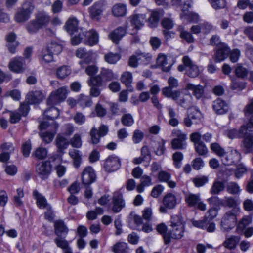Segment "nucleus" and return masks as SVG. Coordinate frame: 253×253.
<instances>
[{
  "instance_id": "nucleus-1",
  "label": "nucleus",
  "mask_w": 253,
  "mask_h": 253,
  "mask_svg": "<svg viewBox=\"0 0 253 253\" xmlns=\"http://www.w3.org/2000/svg\"><path fill=\"white\" fill-rule=\"evenodd\" d=\"M157 231L162 235L165 244H169L171 239H180L184 232V225L180 216L175 215L171 217L170 224L167 227L164 223L157 226Z\"/></svg>"
},
{
  "instance_id": "nucleus-2",
  "label": "nucleus",
  "mask_w": 253,
  "mask_h": 253,
  "mask_svg": "<svg viewBox=\"0 0 253 253\" xmlns=\"http://www.w3.org/2000/svg\"><path fill=\"white\" fill-rule=\"evenodd\" d=\"M47 24V15L45 12H39L35 15V18L27 23L26 28L30 34L37 33Z\"/></svg>"
},
{
  "instance_id": "nucleus-3",
  "label": "nucleus",
  "mask_w": 253,
  "mask_h": 253,
  "mask_svg": "<svg viewBox=\"0 0 253 253\" xmlns=\"http://www.w3.org/2000/svg\"><path fill=\"white\" fill-rule=\"evenodd\" d=\"M238 213L235 209H231L225 213L220 222L222 231L228 232L235 227L237 223Z\"/></svg>"
},
{
  "instance_id": "nucleus-4",
  "label": "nucleus",
  "mask_w": 253,
  "mask_h": 253,
  "mask_svg": "<svg viewBox=\"0 0 253 253\" xmlns=\"http://www.w3.org/2000/svg\"><path fill=\"white\" fill-rule=\"evenodd\" d=\"M35 9V6L31 2L24 3L21 8L18 9L15 15V19L17 22H24L29 19Z\"/></svg>"
},
{
  "instance_id": "nucleus-5",
  "label": "nucleus",
  "mask_w": 253,
  "mask_h": 253,
  "mask_svg": "<svg viewBox=\"0 0 253 253\" xmlns=\"http://www.w3.org/2000/svg\"><path fill=\"white\" fill-rule=\"evenodd\" d=\"M68 90L67 86H62L52 91L48 97V106L57 105L64 101L67 97Z\"/></svg>"
},
{
  "instance_id": "nucleus-6",
  "label": "nucleus",
  "mask_w": 253,
  "mask_h": 253,
  "mask_svg": "<svg viewBox=\"0 0 253 253\" xmlns=\"http://www.w3.org/2000/svg\"><path fill=\"white\" fill-rule=\"evenodd\" d=\"M190 140L194 143L195 151L200 156H205L208 150L205 143L201 141V135L199 132H195L190 134Z\"/></svg>"
},
{
  "instance_id": "nucleus-7",
  "label": "nucleus",
  "mask_w": 253,
  "mask_h": 253,
  "mask_svg": "<svg viewBox=\"0 0 253 253\" xmlns=\"http://www.w3.org/2000/svg\"><path fill=\"white\" fill-rule=\"evenodd\" d=\"M127 21L133 27V32L131 33V34L133 35L144 26L145 22L147 21V18L145 14H137L130 16Z\"/></svg>"
},
{
  "instance_id": "nucleus-8",
  "label": "nucleus",
  "mask_w": 253,
  "mask_h": 253,
  "mask_svg": "<svg viewBox=\"0 0 253 253\" xmlns=\"http://www.w3.org/2000/svg\"><path fill=\"white\" fill-rule=\"evenodd\" d=\"M162 202L163 206H161L159 211L161 213H166L168 212V209H174L177 205V198L175 195L172 193H167L163 197Z\"/></svg>"
},
{
  "instance_id": "nucleus-9",
  "label": "nucleus",
  "mask_w": 253,
  "mask_h": 253,
  "mask_svg": "<svg viewBox=\"0 0 253 253\" xmlns=\"http://www.w3.org/2000/svg\"><path fill=\"white\" fill-rule=\"evenodd\" d=\"M230 51V48L227 44H221L214 49L212 58L216 63L221 62L229 56Z\"/></svg>"
},
{
  "instance_id": "nucleus-10",
  "label": "nucleus",
  "mask_w": 253,
  "mask_h": 253,
  "mask_svg": "<svg viewBox=\"0 0 253 253\" xmlns=\"http://www.w3.org/2000/svg\"><path fill=\"white\" fill-rule=\"evenodd\" d=\"M53 112L54 115L52 116V114L51 115H48V120H52L53 121L50 124H48V127L50 128V131H48V143L53 140L55 134L57 132L59 125L56 122H54L53 120L58 117L59 115V110L53 106L48 108V112Z\"/></svg>"
},
{
  "instance_id": "nucleus-11",
  "label": "nucleus",
  "mask_w": 253,
  "mask_h": 253,
  "mask_svg": "<svg viewBox=\"0 0 253 253\" xmlns=\"http://www.w3.org/2000/svg\"><path fill=\"white\" fill-rule=\"evenodd\" d=\"M8 67L9 70L15 73H23L26 68L25 61L22 57H16L11 59Z\"/></svg>"
},
{
  "instance_id": "nucleus-12",
  "label": "nucleus",
  "mask_w": 253,
  "mask_h": 253,
  "mask_svg": "<svg viewBox=\"0 0 253 253\" xmlns=\"http://www.w3.org/2000/svg\"><path fill=\"white\" fill-rule=\"evenodd\" d=\"M106 2L104 0L95 2L89 8L90 17L95 20L99 21L101 19L102 12L105 10Z\"/></svg>"
},
{
  "instance_id": "nucleus-13",
  "label": "nucleus",
  "mask_w": 253,
  "mask_h": 253,
  "mask_svg": "<svg viewBox=\"0 0 253 253\" xmlns=\"http://www.w3.org/2000/svg\"><path fill=\"white\" fill-rule=\"evenodd\" d=\"M241 159V154L234 150L226 152V154L221 157V160L224 165L230 166L238 163Z\"/></svg>"
},
{
  "instance_id": "nucleus-14",
  "label": "nucleus",
  "mask_w": 253,
  "mask_h": 253,
  "mask_svg": "<svg viewBox=\"0 0 253 253\" xmlns=\"http://www.w3.org/2000/svg\"><path fill=\"white\" fill-rule=\"evenodd\" d=\"M127 28L128 23L126 22L125 27L119 26L112 31L108 35L109 39L114 44H118L120 41L126 35Z\"/></svg>"
},
{
  "instance_id": "nucleus-15",
  "label": "nucleus",
  "mask_w": 253,
  "mask_h": 253,
  "mask_svg": "<svg viewBox=\"0 0 253 253\" xmlns=\"http://www.w3.org/2000/svg\"><path fill=\"white\" fill-rule=\"evenodd\" d=\"M121 166L120 159L116 156H110L105 161L104 168L108 172L117 170Z\"/></svg>"
},
{
  "instance_id": "nucleus-16",
  "label": "nucleus",
  "mask_w": 253,
  "mask_h": 253,
  "mask_svg": "<svg viewBox=\"0 0 253 253\" xmlns=\"http://www.w3.org/2000/svg\"><path fill=\"white\" fill-rule=\"evenodd\" d=\"M182 62L187 68L186 69V74L189 77L195 78L199 75V70L198 66L193 63L188 56H184L182 58Z\"/></svg>"
},
{
  "instance_id": "nucleus-17",
  "label": "nucleus",
  "mask_w": 253,
  "mask_h": 253,
  "mask_svg": "<svg viewBox=\"0 0 253 253\" xmlns=\"http://www.w3.org/2000/svg\"><path fill=\"white\" fill-rule=\"evenodd\" d=\"M174 98V101L176 104L182 107H189L192 104V96L189 94L182 93L179 91L178 93H175Z\"/></svg>"
},
{
  "instance_id": "nucleus-18",
  "label": "nucleus",
  "mask_w": 253,
  "mask_h": 253,
  "mask_svg": "<svg viewBox=\"0 0 253 253\" xmlns=\"http://www.w3.org/2000/svg\"><path fill=\"white\" fill-rule=\"evenodd\" d=\"M82 183L89 185L96 180V175L93 169L88 167L85 168L82 174Z\"/></svg>"
},
{
  "instance_id": "nucleus-19",
  "label": "nucleus",
  "mask_w": 253,
  "mask_h": 253,
  "mask_svg": "<svg viewBox=\"0 0 253 253\" xmlns=\"http://www.w3.org/2000/svg\"><path fill=\"white\" fill-rule=\"evenodd\" d=\"M54 233L57 237L66 238L69 229L63 220L58 219L54 221Z\"/></svg>"
},
{
  "instance_id": "nucleus-20",
  "label": "nucleus",
  "mask_w": 253,
  "mask_h": 253,
  "mask_svg": "<svg viewBox=\"0 0 253 253\" xmlns=\"http://www.w3.org/2000/svg\"><path fill=\"white\" fill-rule=\"evenodd\" d=\"M212 108L216 114L222 115L228 111L229 107L224 100L218 98L213 102Z\"/></svg>"
},
{
  "instance_id": "nucleus-21",
  "label": "nucleus",
  "mask_w": 253,
  "mask_h": 253,
  "mask_svg": "<svg viewBox=\"0 0 253 253\" xmlns=\"http://www.w3.org/2000/svg\"><path fill=\"white\" fill-rule=\"evenodd\" d=\"M157 63L162 67L163 71L169 72L171 69L173 62L170 57L160 54L157 59Z\"/></svg>"
},
{
  "instance_id": "nucleus-22",
  "label": "nucleus",
  "mask_w": 253,
  "mask_h": 253,
  "mask_svg": "<svg viewBox=\"0 0 253 253\" xmlns=\"http://www.w3.org/2000/svg\"><path fill=\"white\" fill-rule=\"evenodd\" d=\"M113 207L112 211L114 212L117 213L121 211L125 206V203L123 199V196L121 193L115 192L112 199Z\"/></svg>"
},
{
  "instance_id": "nucleus-23",
  "label": "nucleus",
  "mask_w": 253,
  "mask_h": 253,
  "mask_svg": "<svg viewBox=\"0 0 253 253\" xmlns=\"http://www.w3.org/2000/svg\"><path fill=\"white\" fill-rule=\"evenodd\" d=\"M79 21L75 17H70L66 22L64 28L71 35L74 34L76 32L80 31L78 26Z\"/></svg>"
},
{
  "instance_id": "nucleus-24",
  "label": "nucleus",
  "mask_w": 253,
  "mask_h": 253,
  "mask_svg": "<svg viewBox=\"0 0 253 253\" xmlns=\"http://www.w3.org/2000/svg\"><path fill=\"white\" fill-rule=\"evenodd\" d=\"M44 97V95L40 90L31 91L26 95V99L30 104H39Z\"/></svg>"
},
{
  "instance_id": "nucleus-25",
  "label": "nucleus",
  "mask_w": 253,
  "mask_h": 253,
  "mask_svg": "<svg viewBox=\"0 0 253 253\" xmlns=\"http://www.w3.org/2000/svg\"><path fill=\"white\" fill-rule=\"evenodd\" d=\"M192 223L195 227L205 229L208 232H213L215 230V224L214 223H209L204 218L201 220H192Z\"/></svg>"
},
{
  "instance_id": "nucleus-26",
  "label": "nucleus",
  "mask_w": 253,
  "mask_h": 253,
  "mask_svg": "<svg viewBox=\"0 0 253 253\" xmlns=\"http://www.w3.org/2000/svg\"><path fill=\"white\" fill-rule=\"evenodd\" d=\"M85 38L83 41L85 44L93 46L96 44L98 42V34L94 30L85 31Z\"/></svg>"
},
{
  "instance_id": "nucleus-27",
  "label": "nucleus",
  "mask_w": 253,
  "mask_h": 253,
  "mask_svg": "<svg viewBox=\"0 0 253 253\" xmlns=\"http://www.w3.org/2000/svg\"><path fill=\"white\" fill-rule=\"evenodd\" d=\"M186 89L192 91L193 95L197 99L201 98L204 93V87L200 85H194L189 83L186 84Z\"/></svg>"
},
{
  "instance_id": "nucleus-28",
  "label": "nucleus",
  "mask_w": 253,
  "mask_h": 253,
  "mask_svg": "<svg viewBox=\"0 0 253 253\" xmlns=\"http://www.w3.org/2000/svg\"><path fill=\"white\" fill-rule=\"evenodd\" d=\"M76 56L81 59H82L86 63L90 62L92 60V52L87 51L84 48H79L75 53Z\"/></svg>"
},
{
  "instance_id": "nucleus-29",
  "label": "nucleus",
  "mask_w": 253,
  "mask_h": 253,
  "mask_svg": "<svg viewBox=\"0 0 253 253\" xmlns=\"http://www.w3.org/2000/svg\"><path fill=\"white\" fill-rule=\"evenodd\" d=\"M237 201L232 197H225L222 199L221 206L224 207H228L232 209H235L237 212H239V208L238 207Z\"/></svg>"
},
{
  "instance_id": "nucleus-30",
  "label": "nucleus",
  "mask_w": 253,
  "mask_h": 253,
  "mask_svg": "<svg viewBox=\"0 0 253 253\" xmlns=\"http://www.w3.org/2000/svg\"><path fill=\"white\" fill-rule=\"evenodd\" d=\"M120 81L123 84L126 85L129 91L133 90V88L131 85L132 82V74L131 72H123L121 76Z\"/></svg>"
},
{
  "instance_id": "nucleus-31",
  "label": "nucleus",
  "mask_w": 253,
  "mask_h": 253,
  "mask_svg": "<svg viewBox=\"0 0 253 253\" xmlns=\"http://www.w3.org/2000/svg\"><path fill=\"white\" fill-rule=\"evenodd\" d=\"M33 197L36 200L37 206L41 209H45L47 206V201L45 197L40 194L36 189L33 191Z\"/></svg>"
},
{
  "instance_id": "nucleus-32",
  "label": "nucleus",
  "mask_w": 253,
  "mask_h": 253,
  "mask_svg": "<svg viewBox=\"0 0 253 253\" xmlns=\"http://www.w3.org/2000/svg\"><path fill=\"white\" fill-rule=\"evenodd\" d=\"M242 143L245 153H249L253 151V134H249L243 138Z\"/></svg>"
},
{
  "instance_id": "nucleus-33",
  "label": "nucleus",
  "mask_w": 253,
  "mask_h": 253,
  "mask_svg": "<svg viewBox=\"0 0 253 253\" xmlns=\"http://www.w3.org/2000/svg\"><path fill=\"white\" fill-rule=\"evenodd\" d=\"M69 155L73 160L74 166L76 168H79L82 162L81 152L79 150L73 149L69 150Z\"/></svg>"
},
{
  "instance_id": "nucleus-34",
  "label": "nucleus",
  "mask_w": 253,
  "mask_h": 253,
  "mask_svg": "<svg viewBox=\"0 0 253 253\" xmlns=\"http://www.w3.org/2000/svg\"><path fill=\"white\" fill-rule=\"evenodd\" d=\"M47 162L46 161L38 164L36 167V171L39 176L42 179H45L47 177Z\"/></svg>"
},
{
  "instance_id": "nucleus-35",
  "label": "nucleus",
  "mask_w": 253,
  "mask_h": 253,
  "mask_svg": "<svg viewBox=\"0 0 253 253\" xmlns=\"http://www.w3.org/2000/svg\"><path fill=\"white\" fill-rule=\"evenodd\" d=\"M185 200L189 207H194L200 201L199 194L186 193L185 195Z\"/></svg>"
},
{
  "instance_id": "nucleus-36",
  "label": "nucleus",
  "mask_w": 253,
  "mask_h": 253,
  "mask_svg": "<svg viewBox=\"0 0 253 253\" xmlns=\"http://www.w3.org/2000/svg\"><path fill=\"white\" fill-rule=\"evenodd\" d=\"M39 134L40 137L42 139L45 143H47V122L46 121H41L40 122L39 126Z\"/></svg>"
},
{
  "instance_id": "nucleus-37",
  "label": "nucleus",
  "mask_w": 253,
  "mask_h": 253,
  "mask_svg": "<svg viewBox=\"0 0 253 253\" xmlns=\"http://www.w3.org/2000/svg\"><path fill=\"white\" fill-rule=\"evenodd\" d=\"M188 115L193 121V123L197 124L201 122L202 115L198 108L196 107L191 108L189 110Z\"/></svg>"
},
{
  "instance_id": "nucleus-38",
  "label": "nucleus",
  "mask_w": 253,
  "mask_h": 253,
  "mask_svg": "<svg viewBox=\"0 0 253 253\" xmlns=\"http://www.w3.org/2000/svg\"><path fill=\"white\" fill-rule=\"evenodd\" d=\"M112 11L113 14L116 17L123 16L126 12V6L123 4H116L112 7Z\"/></svg>"
},
{
  "instance_id": "nucleus-39",
  "label": "nucleus",
  "mask_w": 253,
  "mask_h": 253,
  "mask_svg": "<svg viewBox=\"0 0 253 253\" xmlns=\"http://www.w3.org/2000/svg\"><path fill=\"white\" fill-rule=\"evenodd\" d=\"M55 142L56 145L60 151L66 149L69 144L68 139L60 134L57 136Z\"/></svg>"
},
{
  "instance_id": "nucleus-40",
  "label": "nucleus",
  "mask_w": 253,
  "mask_h": 253,
  "mask_svg": "<svg viewBox=\"0 0 253 253\" xmlns=\"http://www.w3.org/2000/svg\"><path fill=\"white\" fill-rule=\"evenodd\" d=\"M100 75L102 79H104L106 82L111 81L117 78L112 70L105 68L101 69Z\"/></svg>"
},
{
  "instance_id": "nucleus-41",
  "label": "nucleus",
  "mask_w": 253,
  "mask_h": 253,
  "mask_svg": "<svg viewBox=\"0 0 253 253\" xmlns=\"http://www.w3.org/2000/svg\"><path fill=\"white\" fill-rule=\"evenodd\" d=\"M210 149L211 151L221 158L226 154L225 149L217 142L212 143L210 145Z\"/></svg>"
},
{
  "instance_id": "nucleus-42",
  "label": "nucleus",
  "mask_w": 253,
  "mask_h": 253,
  "mask_svg": "<svg viewBox=\"0 0 253 253\" xmlns=\"http://www.w3.org/2000/svg\"><path fill=\"white\" fill-rule=\"evenodd\" d=\"M65 238L63 237H57L54 239L56 246L62 249L63 251L72 249L69 245L68 241Z\"/></svg>"
},
{
  "instance_id": "nucleus-43",
  "label": "nucleus",
  "mask_w": 253,
  "mask_h": 253,
  "mask_svg": "<svg viewBox=\"0 0 253 253\" xmlns=\"http://www.w3.org/2000/svg\"><path fill=\"white\" fill-rule=\"evenodd\" d=\"M71 73V69L68 66H62L58 68L56 71V75L58 78L64 79L68 76Z\"/></svg>"
},
{
  "instance_id": "nucleus-44",
  "label": "nucleus",
  "mask_w": 253,
  "mask_h": 253,
  "mask_svg": "<svg viewBox=\"0 0 253 253\" xmlns=\"http://www.w3.org/2000/svg\"><path fill=\"white\" fill-rule=\"evenodd\" d=\"M168 114L169 117V124L172 126H176L178 125L179 122L178 119L176 118V113L173 108L169 107L168 108Z\"/></svg>"
},
{
  "instance_id": "nucleus-45",
  "label": "nucleus",
  "mask_w": 253,
  "mask_h": 253,
  "mask_svg": "<svg viewBox=\"0 0 253 253\" xmlns=\"http://www.w3.org/2000/svg\"><path fill=\"white\" fill-rule=\"evenodd\" d=\"M225 188L224 183L222 181H215L210 190L211 194H218L223 191Z\"/></svg>"
},
{
  "instance_id": "nucleus-46",
  "label": "nucleus",
  "mask_w": 253,
  "mask_h": 253,
  "mask_svg": "<svg viewBox=\"0 0 253 253\" xmlns=\"http://www.w3.org/2000/svg\"><path fill=\"white\" fill-rule=\"evenodd\" d=\"M160 19V14L158 11H154L151 13L150 16L147 20L148 26L150 27H155L157 26Z\"/></svg>"
},
{
  "instance_id": "nucleus-47",
  "label": "nucleus",
  "mask_w": 253,
  "mask_h": 253,
  "mask_svg": "<svg viewBox=\"0 0 253 253\" xmlns=\"http://www.w3.org/2000/svg\"><path fill=\"white\" fill-rule=\"evenodd\" d=\"M76 32L78 33V34L73 36L71 40V44L73 45L79 44L85 38V32H84L82 29H80V31Z\"/></svg>"
},
{
  "instance_id": "nucleus-48",
  "label": "nucleus",
  "mask_w": 253,
  "mask_h": 253,
  "mask_svg": "<svg viewBox=\"0 0 253 253\" xmlns=\"http://www.w3.org/2000/svg\"><path fill=\"white\" fill-rule=\"evenodd\" d=\"M136 55L138 56V59L141 64L147 65L151 62L152 56L149 53L138 51L136 52Z\"/></svg>"
},
{
  "instance_id": "nucleus-49",
  "label": "nucleus",
  "mask_w": 253,
  "mask_h": 253,
  "mask_svg": "<svg viewBox=\"0 0 253 253\" xmlns=\"http://www.w3.org/2000/svg\"><path fill=\"white\" fill-rule=\"evenodd\" d=\"M121 57L119 53L109 52L105 55L104 60L109 64H115L120 59Z\"/></svg>"
},
{
  "instance_id": "nucleus-50",
  "label": "nucleus",
  "mask_w": 253,
  "mask_h": 253,
  "mask_svg": "<svg viewBox=\"0 0 253 253\" xmlns=\"http://www.w3.org/2000/svg\"><path fill=\"white\" fill-rule=\"evenodd\" d=\"M239 241V238L238 236H232L226 239L223 243V244L226 248L232 249L235 248Z\"/></svg>"
},
{
  "instance_id": "nucleus-51",
  "label": "nucleus",
  "mask_w": 253,
  "mask_h": 253,
  "mask_svg": "<svg viewBox=\"0 0 253 253\" xmlns=\"http://www.w3.org/2000/svg\"><path fill=\"white\" fill-rule=\"evenodd\" d=\"M62 50V47L61 45L56 42L51 41L49 49L48 48V56H51L50 54L58 55Z\"/></svg>"
},
{
  "instance_id": "nucleus-52",
  "label": "nucleus",
  "mask_w": 253,
  "mask_h": 253,
  "mask_svg": "<svg viewBox=\"0 0 253 253\" xmlns=\"http://www.w3.org/2000/svg\"><path fill=\"white\" fill-rule=\"evenodd\" d=\"M33 155L37 160H43L47 156V150L46 148L40 146L36 149Z\"/></svg>"
},
{
  "instance_id": "nucleus-53",
  "label": "nucleus",
  "mask_w": 253,
  "mask_h": 253,
  "mask_svg": "<svg viewBox=\"0 0 253 253\" xmlns=\"http://www.w3.org/2000/svg\"><path fill=\"white\" fill-rule=\"evenodd\" d=\"M213 8L215 10L223 9L226 7L225 0H208Z\"/></svg>"
},
{
  "instance_id": "nucleus-54",
  "label": "nucleus",
  "mask_w": 253,
  "mask_h": 253,
  "mask_svg": "<svg viewBox=\"0 0 253 253\" xmlns=\"http://www.w3.org/2000/svg\"><path fill=\"white\" fill-rule=\"evenodd\" d=\"M234 72L237 77L242 79L246 77L248 73L247 69L239 64L236 65Z\"/></svg>"
},
{
  "instance_id": "nucleus-55",
  "label": "nucleus",
  "mask_w": 253,
  "mask_h": 253,
  "mask_svg": "<svg viewBox=\"0 0 253 253\" xmlns=\"http://www.w3.org/2000/svg\"><path fill=\"white\" fill-rule=\"evenodd\" d=\"M89 86H101L103 84V79L100 75L90 77L87 82Z\"/></svg>"
},
{
  "instance_id": "nucleus-56",
  "label": "nucleus",
  "mask_w": 253,
  "mask_h": 253,
  "mask_svg": "<svg viewBox=\"0 0 253 253\" xmlns=\"http://www.w3.org/2000/svg\"><path fill=\"white\" fill-rule=\"evenodd\" d=\"M208 177L206 176H197L192 179V182L196 187H200L204 186L208 182Z\"/></svg>"
},
{
  "instance_id": "nucleus-57",
  "label": "nucleus",
  "mask_w": 253,
  "mask_h": 253,
  "mask_svg": "<svg viewBox=\"0 0 253 253\" xmlns=\"http://www.w3.org/2000/svg\"><path fill=\"white\" fill-rule=\"evenodd\" d=\"M114 253H127V245L124 242H120L116 244L113 247Z\"/></svg>"
},
{
  "instance_id": "nucleus-58",
  "label": "nucleus",
  "mask_w": 253,
  "mask_h": 253,
  "mask_svg": "<svg viewBox=\"0 0 253 253\" xmlns=\"http://www.w3.org/2000/svg\"><path fill=\"white\" fill-rule=\"evenodd\" d=\"M186 139L174 138L171 141L172 148L173 149H183L185 147Z\"/></svg>"
},
{
  "instance_id": "nucleus-59",
  "label": "nucleus",
  "mask_w": 253,
  "mask_h": 253,
  "mask_svg": "<svg viewBox=\"0 0 253 253\" xmlns=\"http://www.w3.org/2000/svg\"><path fill=\"white\" fill-rule=\"evenodd\" d=\"M134 119L132 116L129 114H125L121 118V123L123 125L130 126L134 124Z\"/></svg>"
},
{
  "instance_id": "nucleus-60",
  "label": "nucleus",
  "mask_w": 253,
  "mask_h": 253,
  "mask_svg": "<svg viewBox=\"0 0 253 253\" xmlns=\"http://www.w3.org/2000/svg\"><path fill=\"white\" fill-rule=\"evenodd\" d=\"M218 211L215 208H211L208 210L204 218L208 221L209 223H214L212 220L216 217Z\"/></svg>"
},
{
  "instance_id": "nucleus-61",
  "label": "nucleus",
  "mask_w": 253,
  "mask_h": 253,
  "mask_svg": "<svg viewBox=\"0 0 253 253\" xmlns=\"http://www.w3.org/2000/svg\"><path fill=\"white\" fill-rule=\"evenodd\" d=\"M226 190L228 193L231 194H236L240 191L239 186L235 182H229L226 186Z\"/></svg>"
},
{
  "instance_id": "nucleus-62",
  "label": "nucleus",
  "mask_w": 253,
  "mask_h": 253,
  "mask_svg": "<svg viewBox=\"0 0 253 253\" xmlns=\"http://www.w3.org/2000/svg\"><path fill=\"white\" fill-rule=\"evenodd\" d=\"M32 149L31 142L30 140L26 141L23 143L21 147V151L23 155L25 157H28L29 156L31 151Z\"/></svg>"
},
{
  "instance_id": "nucleus-63",
  "label": "nucleus",
  "mask_w": 253,
  "mask_h": 253,
  "mask_svg": "<svg viewBox=\"0 0 253 253\" xmlns=\"http://www.w3.org/2000/svg\"><path fill=\"white\" fill-rule=\"evenodd\" d=\"M180 37L185 40L188 43H192L194 42V38L192 34L185 30H181L180 33Z\"/></svg>"
},
{
  "instance_id": "nucleus-64",
  "label": "nucleus",
  "mask_w": 253,
  "mask_h": 253,
  "mask_svg": "<svg viewBox=\"0 0 253 253\" xmlns=\"http://www.w3.org/2000/svg\"><path fill=\"white\" fill-rule=\"evenodd\" d=\"M243 111L246 117L253 114V98L249 99V103L245 107Z\"/></svg>"
}]
</instances>
